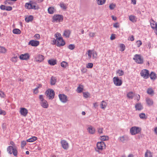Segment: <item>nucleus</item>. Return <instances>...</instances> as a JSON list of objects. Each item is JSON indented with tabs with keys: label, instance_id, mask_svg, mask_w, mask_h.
I'll use <instances>...</instances> for the list:
<instances>
[{
	"label": "nucleus",
	"instance_id": "obj_1",
	"mask_svg": "<svg viewBox=\"0 0 157 157\" xmlns=\"http://www.w3.org/2000/svg\"><path fill=\"white\" fill-rule=\"evenodd\" d=\"M7 151L10 154L13 153L15 156H17V151L16 147H13L12 146H8L7 148Z\"/></svg>",
	"mask_w": 157,
	"mask_h": 157
},
{
	"label": "nucleus",
	"instance_id": "obj_2",
	"mask_svg": "<svg viewBox=\"0 0 157 157\" xmlns=\"http://www.w3.org/2000/svg\"><path fill=\"white\" fill-rule=\"evenodd\" d=\"M45 94L49 99H52L54 97L55 92L52 89H48L47 90L45 91Z\"/></svg>",
	"mask_w": 157,
	"mask_h": 157
},
{
	"label": "nucleus",
	"instance_id": "obj_3",
	"mask_svg": "<svg viewBox=\"0 0 157 157\" xmlns=\"http://www.w3.org/2000/svg\"><path fill=\"white\" fill-rule=\"evenodd\" d=\"M52 19L53 22H59L63 21V17L61 15L55 14L53 16Z\"/></svg>",
	"mask_w": 157,
	"mask_h": 157
},
{
	"label": "nucleus",
	"instance_id": "obj_4",
	"mask_svg": "<svg viewBox=\"0 0 157 157\" xmlns=\"http://www.w3.org/2000/svg\"><path fill=\"white\" fill-rule=\"evenodd\" d=\"M140 131V128L136 127H132L131 128L130 130V133L132 135H135L138 133Z\"/></svg>",
	"mask_w": 157,
	"mask_h": 157
},
{
	"label": "nucleus",
	"instance_id": "obj_5",
	"mask_svg": "<svg viewBox=\"0 0 157 157\" xmlns=\"http://www.w3.org/2000/svg\"><path fill=\"white\" fill-rule=\"evenodd\" d=\"M133 59L137 63L142 64L143 63V60L142 58L140 55L136 54L134 56Z\"/></svg>",
	"mask_w": 157,
	"mask_h": 157
},
{
	"label": "nucleus",
	"instance_id": "obj_6",
	"mask_svg": "<svg viewBox=\"0 0 157 157\" xmlns=\"http://www.w3.org/2000/svg\"><path fill=\"white\" fill-rule=\"evenodd\" d=\"M140 74L144 79H147L149 76V71L146 69L143 70L141 72Z\"/></svg>",
	"mask_w": 157,
	"mask_h": 157
},
{
	"label": "nucleus",
	"instance_id": "obj_7",
	"mask_svg": "<svg viewBox=\"0 0 157 157\" xmlns=\"http://www.w3.org/2000/svg\"><path fill=\"white\" fill-rule=\"evenodd\" d=\"M113 82L116 86H120L122 84V81L118 77H115L113 78Z\"/></svg>",
	"mask_w": 157,
	"mask_h": 157
},
{
	"label": "nucleus",
	"instance_id": "obj_8",
	"mask_svg": "<svg viewBox=\"0 0 157 157\" xmlns=\"http://www.w3.org/2000/svg\"><path fill=\"white\" fill-rule=\"evenodd\" d=\"M57 38L58 39H56L57 40V43L56 44L57 46H63L65 44V43L62 37H58V38Z\"/></svg>",
	"mask_w": 157,
	"mask_h": 157
},
{
	"label": "nucleus",
	"instance_id": "obj_9",
	"mask_svg": "<svg viewBox=\"0 0 157 157\" xmlns=\"http://www.w3.org/2000/svg\"><path fill=\"white\" fill-rule=\"evenodd\" d=\"M59 97L60 101L63 103H66L67 101V97L64 94H59Z\"/></svg>",
	"mask_w": 157,
	"mask_h": 157
},
{
	"label": "nucleus",
	"instance_id": "obj_10",
	"mask_svg": "<svg viewBox=\"0 0 157 157\" xmlns=\"http://www.w3.org/2000/svg\"><path fill=\"white\" fill-rule=\"evenodd\" d=\"M97 146L98 149L102 150L105 148V144L104 142L101 141L97 143Z\"/></svg>",
	"mask_w": 157,
	"mask_h": 157
},
{
	"label": "nucleus",
	"instance_id": "obj_11",
	"mask_svg": "<svg viewBox=\"0 0 157 157\" xmlns=\"http://www.w3.org/2000/svg\"><path fill=\"white\" fill-rule=\"evenodd\" d=\"M61 143L63 148L64 149H67L68 148V144L65 140H62L61 141Z\"/></svg>",
	"mask_w": 157,
	"mask_h": 157
},
{
	"label": "nucleus",
	"instance_id": "obj_12",
	"mask_svg": "<svg viewBox=\"0 0 157 157\" xmlns=\"http://www.w3.org/2000/svg\"><path fill=\"white\" fill-rule=\"evenodd\" d=\"M29 55L28 53H25L24 54H21L19 56L20 59L21 60H27L29 59Z\"/></svg>",
	"mask_w": 157,
	"mask_h": 157
},
{
	"label": "nucleus",
	"instance_id": "obj_13",
	"mask_svg": "<svg viewBox=\"0 0 157 157\" xmlns=\"http://www.w3.org/2000/svg\"><path fill=\"white\" fill-rule=\"evenodd\" d=\"M20 113L21 115L25 117L28 113V110L25 108H20Z\"/></svg>",
	"mask_w": 157,
	"mask_h": 157
},
{
	"label": "nucleus",
	"instance_id": "obj_14",
	"mask_svg": "<svg viewBox=\"0 0 157 157\" xmlns=\"http://www.w3.org/2000/svg\"><path fill=\"white\" fill-rule=\"evenodd\" d=\"M29 44H30L33 46L36 47L39 44V42L37 40H31L29 42Z\"/></svg>",
	"mask_w": 157,
	"mask_h": 157
},
{
	"label": "nucleus",
	"instance_id": "obj_15",
	"mask_svg": "<svg viewBox=\"0 0 157 157\" xmlns=\"http://www.w3.org/2000/svg\"><path fill=\"white\" fill-rule=\"evenodd\" d=\"M89 132L92 134H94L95 133V129L92 126H90L87 129Z\"/></svg>",
	"mask_w": 157,
	"mask_h": 157
},
{
	"label": "nucleus",
	"instance_id": "obj_16",
	"mask_svg": "<svg viewBox=\"0 0 157 157\" xmlns=\"http://www.w3.org/2000/svg\"><path fill=\"white\" fill-rule=\"evenodd\" d=\"M41 106L44 108H47L48 107V105L47 101H43L41 102Z\"/></svg>",
	"mask_w": 157,
	"mask_h": 157
},
{
	"label": "nucleus",
	"instance_id": "obj_17",
	"mask_svg": "<svg viewBox=\"0 0 157 157\" xmlns=\"http://www.w3.org/2000/svg\"><path fill=\"white\" fill-rule=\"evenodd\" d=\"M119 139L120 141L124 143L128 140V138L127 136H123L120 137Z\"/></svg>",
	"mask_w": 157,
	"mask_h": 157
},
{
	"label": "nucleus",
	"instance_id": "obj_18",
	"mask_svg": "<svg viewBox=\"0 0 157 157\" xmlns=\"http://www.w3.org/2000/svg\"><path fill=\"white\" fill-rule=\"evenodd\" d=\"M136 110L140 111L143 109V107L141 103H138L136 104L135 106Z\"/></svg>",
	"mask_w": 157,
	"mask_h": 157
},
{
	"label": "nucleus",
	"instance_id": "obj_19",
	"mask_svg": "<svg viewBox=\"0 0 157 157\" xmlns=\"http://www.w3.org/2000/svg\"><path fill=\"white\" fill-rule=\"evenodd\" d=\"M44 59V56L41 55H38L36 58V61L41 62Z\"/></svg>",
	"mask_w": 157,
	"mask_h": 157
},
{
	"label": "nucleus",
	"instance_id": "obj_20",
	"mask_svg": "<svg viewBox=\"0 0 157 157\" xmlns=\"http://www.w3.org/2000/svg\"><path fill=\"white\" fill-rule=\"evenodd\" d=\"M146 101L147 103L149 106L152 105L153 103V100L149 98H147L146 99Z\"/></svg>",
	"mask_w": 157,
	"mask_h": 157
},
{
	"label": "nucleus",
	"instance_id": "obj_21",
	"mask_svg": "<svg viewBox=\"0 0 157 157\" xmlns=\"http://www.w3.org/2000/svg\"><path fill=\"white\" fill-rule=\"evenodd\" d=\"M149 76L151 79L152 80L155 79L157 77L156 74L153 72H152L150 75L149 74Z\"/></svg>",
	"mask_w": 157,
	"mask_h": 157
},
{
	"label": "nucleus",
	"instance_id": "obj_22",
	"mask_svg": "<svg viewBox=\"0 0 157 157\" xmlns=\"http://www.w3.org/2000/svg\"><path fill=\"white\" fill-rule=\"evenodd\" d=\"M33 20V17L32 15H30L28 17H26L25 19V20L27 22L31 21Z\"/></svg>",
	"mask_w": 157,
	"mask_h": 157
},
{
	"label": "nucleus",
	"instance_id": "obj_23",
	"mask_svg": "<svg viewBox=\"0 0 157 157\" xmlns=\"http://www.w3.org/2000/svg\"><path fill=\"white\" fill-rule=\"evenodd\" d=\"M48 63L51 65H54L56 64V60L54 59L49 60Z\"/></svg>",
	"mask_w": 157,
	"mask_h": 157
},
{
	"label": "nucleus",
	"instance_id": "obj_24",
	"mask_svg": "<svg viewBox=\"0 0 157 157\" xmlns=\"http://www.w3.org/2000/svg\"><path fill=\"white\" fill-rule=\"evenodd\" d=\"M150 22L151 27L153 29H155L157 25L156 24H154L155 21L152 19L150 20Z\"/></svg>",
	"mask_w": 157,
	"mask_h": 157
},
{
	"label": "nucleus",
	"instance_id": "obj_25",
	"mask_svg": "<svg viewBox=\"0 0 157 157\" xmlns=\"http://www.w3.org/2000/svg\"><path fill=\"white\" fill-rule=\"evenodd\" d=\"M59 6L63 10H66L67 8V5L63 2H60Z\"/></svg>",
	"mask_w": 157,
	"mask_h": 157
},
{
	"label": "nucleus",
	"instance_id": "obj_26",
	"mask_svg": "<svg viewBox=\"0 0 157 157\" xmlns=\"http://www.w3.org/2000/svg\"><path fill=\"white\" fill-rule=\"evenodd\" d=\"M56 78L55 77L52 76L51 78L50 83L51 85H54L55 84Z\"/></svg>",
	"mask_w": 157,
	"mask_h": 157
},
{
	"label": "nucleus",
	"instance_id": "obj_27",
	"mask_svg": "<svg viewBox=\"0 0 157 157\" xmlns=\"http://www.w3.org/2000/svg\"><path fill=\"white\" fill-rule=\"evenodd\" d=\"M37 139V138L35 136L32 137V138L27 140V142H32L36 141Z\"/></svg>",
	"mask_w": 157,
	"mask_h": 157
},
{
	"label": "nucleus",
	"instance_id": "obj_28",
	"mask_svg": "<svg viewBox=\"0 0 157 157\" xmlns=\"http://www.w3.org/2000/svg\"><path fill=\"white\" fill-rule=\"evenodd\" d=\"M32 1H30V3H26L25 4V7L26 8L28 9H31L32 7Z\"/></svg>",
	"mask_w": 157,
	"mask_h": 157
},
{
	"label": "nucleus",
	"instance_id": "obj_29",
	"mask_svg": "<svg viewBox=\"0 0 157 157\" xmlns=\"http://www.w3.org/2000/svg\"><path fill=\"white\" fill-rule=\"evenodd\" d=\"M145 157H152V153L150 151H147L145 153Z\"/></svg>",
	"mask_w": 157,
	"mask_h": 157
},
{
	"label": "nucleus",
	"instance_id": "obj_30",
	"mask_svg": "<svg viewBox=\"0 0 157 157\" xmlns=\"http://www.w3.org/2000/svg\"><path fill=\"white\" fill-rule=\"evenodd\" d=\"M31 6L32 7H31L32 8H31V9H33L36 10H38L39 9L38 6L36 5L35 3L33 2V1H32Z\"/></svg>",
	"mask_w": 157,
	"mask_h": 157
},
{
	"label": "nucleus",
	"instance_id": "obj_31",
	"mask_svg": "<svg viewBox=\"0 0 157 157\" xmlns=\"http://www.w3.org/2000/svg\"><path fill=\"white\" fill-rule=\"evenodd\" d=\"M70 33L69 30H66L64 32L63 35L66 37H69Z\"/></svg>",
	"mask_w": 157,
	"mask_h": 157
},
{
	"label": "nucleus",
	"instance_id": "obj_32",
	"mask_svg": "<svg viewBox=\"0 0 157 157\" xmlns=\"http://www.w3.org/2000/svg\"><path fill=\"white\" fill-rule=\"evenodd\" d=\"M107 104L106 102L104 101H102L101 104V108L102 109H105L106 107Z\"/></svg>",
	"mask_w": 157,
	"mask_h": 157
},
{
	"label": "nucleus",
	"instance_id": "obj_33",
	"mask_svg": "<svg viewBox=\"0 0 157 157\" xmlns=\"http://www.w3.org/2000/svg\"><path fill=\"white\" fill-rule=\"evenodd\" d=\"M54 9L53 7H49L48 9V12L50 14H53L54 13Z\"/></svg>",
	"mask_w": 157,
	"mask_h": 157
},
{
	"label": "nucleus",
	"instance_id": "obj_34",
	"mask_svg": "<svg viewBox=\"0 0 157 157\" xmlns=\"http://www.w3.org/2000/svg\"><path fill=\"white\" fill-rule=\"evenodd\" d=\"M13 32L14 34H19L21 33V31L19 29H15L13 30Z\"/></svg>",
	"mask_w": 157,
	"mask_h": 157
},
{
	"label": "nucleus",
	"instance_id": "obj_35",
	"mask_svg": "<svg viewBox=\"0 0 157 157\" xmlns=\"http://www.w3.org/2000/svg\"><path fill=\"white\" fill-rule=\"evenodd\" d=\"M136 17L133 15H131L129 17V20L132 22H134L136 21L135 18Z\"/></svg>",
	"mask_w": 157,
	"mask_h": 157
},
{
	"label": "nucleus",
	"instance_id": "obj_36",
	"mask_svg": "<svg viewBox=\"0 0 157 157\" xmlns=\"http://www.w3.org/2000/svg\"><path fill=\"white\" fill-rule=\"evenodd\" d=\"M6 49L4 47L0 46V52L2 53H5L6 52Z\"/></svg>",
	"mask_w": 157,
	"mask_h": 157
},
{
	"label": "nucleus",
	"instance_id": "obj_37",
	"mask_svg": "<svg viewBox=\"0 0 157 157\" xmlns=\"http://www.w3.org/2000/svg\"><path fill=\"white\" fill-rule=\"evenodd\" d=\"M100 139L103 141L107 140L109 139V137L107 136H100Z\"/></svg>",
	"mask_w": 157,
	"mask_h": 157
},
{
	"label": "nucleus",
	"instance_id": "obj_38",
	"mask_svg": "<svg viewBox=\"0 0 157 157\" xmlns=\"http://www.w3.org/2000/svg\"><path fill=\"white\" fill-rule=\"evenodd\" d=\"M127 96L129 98L132 99L133 97V93L132 92H129L127 94Z\"/></svg>",
	"mask_w": 157,
	"mask_h": 157
},
{
	"label": "nucleus",
	"instance_id": "obj_39",
	"mask_svg": "<svg viewBox=\"0 0 157 157\" xmlns=\"http://www.w3.org/2000/svg\"><path fill=\"white\" fill-rule=\"evenodd\" d=\"M97 3L99 5H102L104 4L106 1V0H97Z\"/></svg>",
	"mask_w": 157,
	"mask_h": 157
},
{
	"label": "nucleus",
	"instance_id": "obj_40",
	"mask_svg": "<svg viewBox=\"0 0 157 157\" xmlns=\"http://www.w3.org/2000/svg\"><path fill=\"white\" fill-rule=\"evenodd\" d=\"M120 50L122 52L124 51L125 48V46L122 44H120Z\"/></svg>",
	"mask_w": 157,
	"mask_h": 157
},
{
	"label": "nucleus",
	"instance_id": "obj_41",
	"mask_svg": "<svg viewBox=\"0 0 157 157\" xmlns=\"http://www.w3.org/2000/svg\"><path fill=\"white\" fill-rule=\"evenodd\" d=\"M117 73L118 74L119 76H122L124 75V72L122 70H118L117 71Z\"/></svg>",
	"mask_w": 157,
	"mask_h": 157
},
{
	"label": "nucleus",
	"instance_id": "obj_42",
	"mask_svg": "<svg viewBox=\"0 0 157 157\" xmlns=\"http://www.w3.org/2000/svg\"><path fill=\"white\" fill-rule=\"evenodd\" d=\"M147 93L149 94H152L153 93V91L151 88H148L147 90Z\"/></svg>",
	"mask_w": 157,
	"mask_h": 157
},
{
	"label": "nucleus",
	"instance_id": "obj_43",
	"mask_svg": "<svg viewBox=\"0 0 157 157\" xmlns=\"http://www.w3.org/2000/svg\"><path fill=\"white\" fill-rule=\"evenodd\" d=\"M145 114L144 113H141L139 114V116L141 119H146V117H145Z\"/></svg>",
	"mask_w": 157,
	"mask_h": 157
},
{
	"label": "nucleus",
	"instance_id": "obj_44",
	"mask_svg": "<svg viewBox=\"0 0 157 157\" xmlns=\"http://www.w3.org/2000/svg\"><path fill=\"white\" fill-rule=\"evenodd\" d=\"M83 90V88H82L80 86H78L77 88V92L78 93H80Z\"/></svg>",
	"mask_w": 157,
	"mask_h": 157
},
{
	"label": "nucleus",
	"instance_id": "obj_45",
	"mask_svg": "<svg viewBox=\"0 0 157 157\" xmlns=\"http://www.w3.org/2000/svg\"><path fill=\"white\" fill-rule=\"evenodd\" d=\"M116 6V5L113 3L111 4L109 6V8L110 10H113Z\"/></svg>",
	"mask_w": 157,
	"mask_h": 157
},
{
	"label": "nucleus",
	"instance_id": "obj_46",
	"mask_svg": "<svg viewBox=\"0 0 157 157\" xmlns=\"http://www.w3.org/2000/svg\"><path fill=\"white\" fill-rule=\"evenodd\" d=\"M67 63L65 61H63L61 63V66L63 67H66L67 65Z\"/></svg>",
	"mask_w": 157,
	"mask_h": 157
},
{
	"label": "nucleus",
	"instance_id": "obj_47",
	"mask_svg": "<svg viewBox=\"0 0 157 157\" xmlns=\"http://www.w3.org/2000/svg\"><path fill=\"white\" fill-rule=\"evenodd\" d=\"M68 48L69 49L72 50L74 49L75 46L74 44H70L68 45Z\"/></svg>",
	"mask_w": 157,
	"mask_h": 157
},
{
	"label": "nucleus",
	"instance_id": "obj_48",
	"mask_svg": "<svg viewBox=\"0 0 157 157\" xmlns=\"http://www.w3.org/2000/svg\"><path fill=\"white\" fill-rule=\"evenodd\" d=\"M88 58L90 59L91 57L92 54V50H89L88 51Z\"/></svg>",
	"mask_w": 157,
	"mask_h": 157
},
{
	"label": "nucleus",
	"instance_id": "obj_49",
	"mask_svg": "<svg viewBox=\"0 0 157 157\" xmlns=\"http://www.w3.org/2000/svg\"><path fill=\"white\" fill-rule=\"evenodd\" d=\"M93 64L92 63H88L86 65V67L88 68H91L93 67Z\"/></svg>",
	"mask_w": 157,
	"mask_h": 157
},
{
	"label": "nucleus",
	"instance_id": "obj_50",
	"mask_svg": "<svg viewBox=\"0 0 157 157\" xmlns=\"http://www.w3.org/2000/svg\"><path fill=\"white\" fill-rule=\"evenodd\" d=\"M83 96L85 98H87L89 96L90 94L88 92H85L83 93Z\"/></svg>",
	"mask_w": 157,
	"mask_h": 157
},
{
	"label": "nucleus",
	"instance_id": "obj_51",
	"mask_svg": "<svg viewBox=\"0 0 157 157\" xmlns=\"http://www.w3.org/2000/svg\"><path fill=\"white\" fill-rule=\"evenodd\" d=\"M136 45L138 47H139L142 44V42L140 40H137L136 42Z\"/></svg>",
	"mask_w": 157,
	"mask_h": 157
},
{
	"label": "nucleus",
	"instance_id": "obj_52",
	"mask_svg": "<svg viewBox=\"0 0 157 157\" xmlns=\"http://www.w3.org/2000/svg\"><path fill=\"white\" fill-rule=\"evenodd\" d=\"M92 56L93 59H96L97 56V54L96 52H94L92 53Z\"/></svg>",
	"mask_w": 157,
	"mask_h": 157
},
{
	"label": "nucleus",
	"instance_id": "obj_53",
	"mask_svg": "<svg viewBox=\"0 0 157 157\" xmlns=\"http://www.w3.org/2000/svg\"><path fill=\"white\" fill-rule=\"evenodd\" d=\"M55 36L56 39H58L57 38H58V37H62L61 34L58 33H56L55 34Z\"/></svg>",
	"mask_w": 157,
	"mask_h": 157
},
{
	"label": "nucleus",
	"instance_id": "obj_54",
	"mask_svg": "<svg viewBox=\"0 0 157 157\" xmlns=\"http://www.w3.org/2000/svg\"><path fill=\"white\" fill-rule=\"evenodd\" d=\"M26 141H22L21 143V147L22 148H23L26 145Z\"/></svg>",
	"mask_w": 157,
	"mask_h": 157
},
{
	"label": "nucleus",
	"instance_id": "obj_55",
	"mask_svg": "<svg viewBox=\"0 0 157 157\" xmlns=\"http://www.w3.org/2000/svg\"><path fill=\"white\" fill-rule=\"evenodd\" d=\"M103 128H99L98 129V132L100 134H101L103 133Z\"/></svg>",
	"mask_w": 157,
	"mask_h": 157
},
{
	"label": "nucleus",
	"instance_id": "obj_56",
	"mask_svg": "<svg viewBox=\"0 0 157 157\" xmlns=\"http://www.w3.org/2000/svg\"><path fill=\"white\" fill-rule=\"evenodd\" d=\"M12 8L11 6H6V10L7 11H11L12 10Z\"/></svg>",
	"mask_w": 157,
	"mask_h": 157
},
{
	"label": "nucleus",
	"instance_id": "obj_57",
	"mask_svg": "<svg viewBox=\"0 0 157 157\" xmlns=\"http://www.w3.org/2000/svg\"><path fill=\"white\" fill-rule=\"evenodd\" d=\"M5 96V94L3 92L0 91V97L1 98H4Z\"/></svg>",
	"mask_w": 157,
	"mask_h": 157
},
{
	"label": "nucleus",
	"instance_id": "obj_58",
	"mask_svg": "<svg viewBox=\"0 0 157 157\" xmlns=\"http://www.w3.org/2000/svg\"><path fill=\"white\" fill-rule=\"evenodd\" d=\"M6 114V113L4 110L0 109V114H2L5 115Z\"/></svg>",
	"mask_w": 157,
	"mask_h": 157
},
{
	"label": "nucleus",
	"instance_id": "obj_59",
	"mask_svg": "<svg viewBox=\"0 0 157 157\" xmlns=\"http://www.w3.org/2000/svg\"><path fill=\"white\" fill-rule=\"evenodd\" d=\"M39 99H40V100L41 101V102L45 100H44V98H43V95H40L39 96Z\"/></svg>",
	"mask_w": 157,
	"mask_h": 157
},
{
	"label": "nucleus",
	"instance_id": "obj_60",
	"mask_svg": "<svg viewBox=\"0 0 157 157\" xmlns=\"http://www.w3.org/2000/svg\"><path fill=\"white\" fill-rule=\"evenodd\" d=\"M0 8L2 10H6V6L4 5H1L0 6Z\"/></svg>",
	"mask_w": 157,
	"mask_h": 157
},
{
	"label": "nucleus",
	"instance_id": "obj_61",
	"mask_svg": "<svg viewBox=\"0 0 157 157\" xmlns=\"http://www.w3.org/2000/svg\"><path fill=\"white\" fill-rule=\"evenodd\" d=\"M115 38V34H112L111 35L110 39L111 40H113Z\"/></svg>",
	"mask_w": 157,
	"mask_h": 157
},
{
	"label": "nucleus",
	"instance_id": "obj_62",
	"mask_svg": "<svg viewBox=\"0 0 157 157\" xmlns=\"http://www.w3.org/2000/svg\"><path fill=\"white\" fill-rule=\"evenodd\" d=\"M34 36L37 39H39L40 38V35L38 34H36Z\"/></svg>",
	"mask_w": 157,
	"mask_h": 157
},
{
	"label": "nucleus",
	"instance_id": "obj_63",
	"mask_svg": "<svg viewBox=\"0 0 157 157\" xmlns=\"http://www.w3.org/2000/svg\"><path fill=\"white\" fill-rule=\"evenodd\" d=\"M95 35V33H89V36L90 37H94Z\"/></svg>",
	"mask_w": 157,
	"mask_h": 157
},
{
	"label": "nucleus",
	"instance_id": "obj_64",
	"mask_svg": "<svg viewBox=\"0 0 157 157\" xmlns=\"http://www.w3.org/2000/svg\"><path fill=\"white\" fill-rule=\"evenodd\" d=\"M113 27L116 28H119V26L118 23H116L113 25Z\"/></svg>",
	"mask_w": 157,
	"mask_h": 157
}]
</instances>
